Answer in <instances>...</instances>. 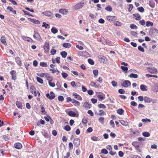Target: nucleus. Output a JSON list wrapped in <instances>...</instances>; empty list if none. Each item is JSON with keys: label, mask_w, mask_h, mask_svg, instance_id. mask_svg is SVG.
I'll list each match as a JSON object with an SVG mask.
<instances>
[{"label": "nucleus", "mask_w": 158, "mask_h": 158, "mask_svg": "<svg viewBox=\"0 0 158 158\" xmlns=\"http://www.w3.org/2000/svg\"><path fill=\"white\" fill-rule=\"evenodd\" d=\"M84 5V2H81L76 5L74 7V8L76 10L80 9Z\"/></svg>", "instance_id": "7"}, {"label": "nucleus", "mask_w": 158, "mask_h": 158, "mask_svg": "<svg viewBox=\"0 0 158 158\" xmlns=\"http://www.w3.org/2000/svg\"><path fill=\"white\" fill-rule=\"evenodd\" d=\"M142 135L143 136L146 137H148L150 135L149 132H143Z\"/></svg>", "instance_id": "48"}, {"label": "nucleus", "mask_w": 158, "mask_h": 158, "mask_svg": "<svg viewBox=\"0 0 158 158\" xmlns=\"http://www.w3.org/2000/svg\"><path fill=\"white\" fill-rule=\"evenodd\" d=\"M121 69L122 70L124 71L125 73L127 72L128 68L127 67H125L124 66H122L121 67Z\"/></svg>", "instance_id": "41"}, {"label": "nucleus", "mask_w": 158, "mask_h": 158, "mask_svg": "<svg viewBox=\"0 0 158 158\" xmlns=\"http://www.w3.org/2000/svg\"><path fill=\"white\" fill-rule=\"evenodd\" d=\"M1 41L2 44L6 45L5 37L4 36H3L1 37Z\"/></svg>", "instance_id": "33"}, {"label": "nucleus", "mask_w": 158, "mask_h": 158, "mask_svg": "<svg viewBox=\"0 0 158 158\" xmlns=\"http://www.w3.org/2000/svg\"><path fill=\"white\" fill-rule=\"evenodd\" d=\"M97 97L100 101L103 100L105 98V95L104 94L99 93L97 94Z\"/></svg>", "instance_id": "9"}, {"label": "nucleus", "mask_w": 158, "mask_h": 158, "mask_svg": "<svg viewBox=\"0 0 158 158\" xmlns=\"http://www.w3.org/2000/svg\"><path fill=\"white\" fill-rule=\"evenodd\" d=\"M147 86L143 85H142L140 86V89L143 91H147Z\"/></svg>", "instance_id": "24"}, {"label": "nucleus", "mask_w": 158, "mask_h": 158, "mask_svg": "<svg viewBox=\"0 0 158 158\" xmlns=\"http://www.w3.org/2000/svg\"><path fill=\"white\" fill-rule=\"evenodd\" d=\"M124 112V110L122 109H119L117 110V113L120 115H122Z\"/></svg>", "instance_id": "40"}, {"label": "nucleus", "mask_w": 158, "mask_h": 158, "mask_svg": "<svg viewBox=\"0 0 158 158\" xmlns=\"http://www.w3.org/2000/svg\"><path fill=\"white\" fill-rule=\"evenodd\" d=\"M72 102L75 106H79L80 105V102L74 99L72 100Z\"/></svg>", "instance_id": "23"}, {"label": "nucleus", "mask_w": 158, "mask_h": 158, "mask_svg": "<svg viewBox=\"0 0 158 158\" xmlns=\"http://www.w3.org/2000/svg\"><path fill=\"white\" fill-rule=\"evenodd\" d=\"M46 96L50 100H52L54 99L55 97V94L52 91L50 92V94L49 93L47 94Z\"/></svg>", "instance_id": "4"}, {"label": "nucleus", "mask_w": 158, "mask_h": 158, "mask_svg": "<svg viewBox=\"0 0 158 158\" xmlns=\"http://www.w3.org/2000/svg\"><path fill=\"white\" fill-rule=\"evenodd\" d=\"M121 123L123 125L127 126L128 125V123L127 122H125L123 120H121L120 121Z\"/></svg>", "instance_id": "57"}, {"label": "nucleus", "mask_w": 158, "mask_h": 158, "mask_svg": "<svg viewBox=\"0 0 158 158\" xmlns=\"http://www.w3.org/2000/svg\"><path fill=\"white\" fill-rule=\"evenodd\" d=\"M93 73L94 75V77H96L98 74V71L97 70L95 69L93 71Z\"/></svg>", "instance_id": "51"}, {"label": "nucleus", "mask_w": 158, "mask_h": 158, "mask_svg": "<svg viewBox=\"0 0 158 158\" xmlns=\"http://www.w3.org/2000/svg\"><path fill=\"white\" fill-rule=\"evenodd\" d=\"M34 87H31V89H32V90L31 91V92L33 94H34V95L35 97H36L37 96V93L36 91L35 90H34Z\"/></svg>", "instance_id": "43"}, {"label": "nucleus", "mask_w": 158, "mask_h": 158, "mask_svg": "<svg viewBox=\"0 0 158 158\" xmlns=\"http://www.w3.org/2000/svg\"><path fill=\"white\" fill-rule=\"evenodd\" d=\"M105 9L109 11H111L112 10V8L110 6H109L106 7Z\"/></svg>", "instance_id": "60"}, {"label": "nucleus", "mask_w": 158, "mask_h": 158, "mask_svg": "<svg viewBox=\"0 0 158 158\" xmlns=\"http://www.w3.org/2000/svg\"><path fill=\"white\" fill-rule=\"evenodd\" d=\"M10 74L12 76V79L14 80H15L16 79V73L15 71L14 70L11 71L10 72Z\"/></svg>", "instance_id": "13"}, {"label": "nucleus", "mask_w": 158, "mask_h": 158, "mask_svg": "<svg viewBox=\"0 0 158 158\" xmlns=\"http://www.w3.org/2000/svg\"><path fill=\"white\" fill-rule=\"evenodd\" d=\"M101 152L103 154H106L108 153V152L107 151L106 149H102L101 150Z\"/></svg>", "instance_id": "55"}, {"label": "nucleus", "mask_w": 158, "mask_h": 158, "mask_svg": "<svg viewBox=\"0 0 158 158\" xmlns=\"http://www.w3.org/2000/svg\"><path fill=\"white\" fill-rule=\"evenodd\" d=\"M63 47L66 48H69L71 47V44L69 43H65L63 44Z\"/></svg>", "instance_id": "26"}, {"label": "nucleus", "mask_w": 158, "mask_h": 158, "mask_svg": "<svg viewBox=\"0 0 158 158\" xmlns=\"http://www.w3.org/2000/svg\"><path fill=\"white\" fill-rule=\"evenodd\" d=\"M68 114L69 116L74 117H75L76 115V114L74 112L71 111H69L68 112Z\"/></svg>", "instance_id": "29"}, {"label": "nucleus", "mask_w": 158, "mask_h": 158, "mask_svg": "<svg viewBox=\"0 0 158 158\" xmlns=\"http://www.w3.org/2000/svg\"><path fill=\"white\" fill-rule=\"evenodd\" d=\"M33 37L34 39L40 41H42V40L40 34L36 31H34Z\"/></svg>", "instance_id": "2"}, {"label": "nucleus", "mask_w": 158, "mask_h": 158, "mask_svg": "<svg viewBox=\"0 0 158 158\" xmlns=\"http://www.w3.org/2000/svg\"><path fill=\"white\" fill-rule=\"evenodd\" d=\"M104 118L103 117H101L99 118L98 121L100 123L103 124L104 123Z\"/></svg>", "instance_id": "50"}, {"label": "nucleus", "mask_w": 158, "mask_h": 158, "mask_svg": "<svg viewBox=\"0 0 158 158\" xmlns=\"http://www.w3.org/2000/svg\"><path fill=\"white\" fill-rule=\"evenodd\" d=\"M81 140L80 139L77 138L75 139L73 141V144L75 146L77 147L80 145Z\"/></svg>", "instance_id": "6"}, {"label": "nucleus", "mask_w": 158, "mask_h": 158, "mask_svg": "<svg viewBox=\"0 0 158 158\" xmlns=\"http://www.w3.org/2000/svg\"><path fill=\"white\" fill-rule=\"evenodd\" d=\"M146 25L147 27H149V26L152 27L153 25V23L152 22H150L149 21H147L146 23Z\"/></svg>", "instance_id": "36"}, {"label": "nucleus", "mask_w": 158, "mask_h": 158, "mask_svg": "<svg viewBox=\"0 0 158 158\" xmlns=\"http://www.w3.org/2000/svg\"><path fill=\"white\" fill-rule=\"evenodd\" d=\"M83 107L86 109H90L91 107V105L88 102H85L83 104Z\"/></svg>", "instance_id": "10"}, {"label": "nucleus", "mask_w": 158, "mask_h": 158, "mask_svg": "<svg viewBox=\"0 0 158 158\" xmlns=\"http://www.w3.org/2000/svg\"><path fill=\"white\" fill-rule=\"evenodd\" d=\"M149 4L150 6L152 8H154L155 7V4L154 2H149Z\"/></svg>", "instance_id": "54"}, {"label": "nucleus", "mask_w": 158, "mask_h": 158, "mask_svg": "<svg viewBox=\"0 0 158 158\" xmlns=\"http://www.w3.org/2000/svg\"><path fill=\"white\" fill-rule=\"evenodd\" d=\"M45 77L49 81H52V77H50L49 74L48 73H46Z\"/></svg>", "instance_id": "32"}, {"label": "nucleus", "mask_w": 158, "mask_h": 158, "mask_svg": "<svg viewBox=\"0 0 158 158\" xmlns=\"http://www.w3.org/2000/svg\"><path fill=\"white\" fill-rule=\"evenodd\" d=\"M60 54L61 55V56H62V57L64 58H65L67 55V53L65 51L61 52H60Z\"/></svg>", "instance_id": "34"}, {"label": "nucleus", "mask_w": 158, "mask_h": 158, "mask_svg": "<svg viewBox=\"0 0 158 158\" xmlns=\"http://www.w3.org/2000/svg\"><path fill=\"white\" fill-rule=\"evenodd\" d=\"M59 12L63 15H66L68 13V11L67 10L65 9H60L59 10Z\"/></svg>", "instance_id": "22"}, {"label": "nucleus", "mask_w": 158, "mask_h": 158, "mask_svg": "<svg viewBox=\"0 0 158 158\" xmlns=\"http://www.w3.org/2000/svg\"><path fill=\"white\" fill-rule=\"evenodd\" d=\"M61 75L62 77L64 78H66L68 76V74L67 73L64 72L62 73H61Z\"/></svg>", "instance_id": "59"}, {"label": "nucleus", "mask_w": 158, "mask_h": 158, "mask_svg": "<svg viewBox=\"0 0 158 158\" xmlns=\"http://www.w3.org/2000/svg\"><path fill=\"white\" fill-rule=\"evenodd\" d=\"M114 25L118 26H121L122 25V24L121 22L115 20L114 22Z\"/></svg>", "instance_id": "37"}, {"label": "nucleus", "mask_w": 158, "mask_h": 158, "mask_svg": "<svg viewBox=\"0 0 158 158\" xmlns=\"http://www.w3.org/2000/svg\"><path fill=\"white\" fill-rule=\"evenodd\" d=\"M42 14L49 17H52L53 16L52 13L51 12L48 11H46L43 12Z\"/></svg>", "instance_id": "11"}, {"label": "nucleus", "mask_w": 158, "mask_h": 158, "mask_svg": "<svg viewBox=\"0 0 158 158\" xmlns=\"http://www.w3.org/2000/svg\"><path fill=\"white\" fill-rule=\"evenodd\" d=\"M52 81H48V84L51 87H54L55 86V84L54 83H52L51 82Z\"/></svg>", "instance_id": "56"}, {"label": "nucleus", "mask_w": 158, "mask_h": 158, "mask_svg": "<svg viewBox=\"0 0 158 158\" xmlns=\"http://www.w3.org/2000/svg\"><path fill=\"white\" fill-rule=\"evenodd\" d=\"M129 6L128 10L129 12H130L133 8V5L131 4H130L129 5Z\"/></svg>", "instance_id": "63"}, {"label": "nucleus", "mask_w": 158, "mask_h": 158, "mask_svg": "<svg viewBox=\"0 0 158 158\" xmlns=\"http://www.w3.org/2000/svg\"><path fill=\"white\" fill-rule=\"evenodd\" d=\"M139 23L141 25H144L145 23V21L143 19L140 20L139 22Z\"/></svg>", "instance_id": "64"}, {"label": "nucleus", "mask_w": 158, "mask_h": 158, "mask_svg": "<svg viewBox=\"0 0 158 158\" xmlns=\"http://www.w3.org/2000/svg\"><path fill=\"white\" fill-rule=\"evenodd\" d=\"M23 39L28 42H30L32 40L29 37L23 36Z\"/></svg>", "instance_id": "31"}, {"label": "nucleus", "mask_w": 158, "mask_h": 158, "mask_svg": "<svg viewBox=\"0 0 158 158\" xmlns=\"http://www.w3.org/2000/svg\"><path fill=\"white\" fill-rule=\"evenodd\" d=\"M58 99L60 101L62 102L64 100V98L63 96L60 95L58 96Z\"/></svg>", "instance_id": "62"}, {"label": "nucleus", "mask_w": 158, "mask_h": 158, "mask_svg": "<svg viewBox=\"0 0 158 158\" xmlns=\"http://www.w3.org/2000/svg\"><path fill=\"white\" fill-rule=\"evenodd\" d=\"M129 76L131 78H137L138 77V75L137 74L133 73H131L129 75Z\"/></svg>", "instance_id": "30"}, {"label": "nucleus", "mask_w": 158, "mask_h": 158, "mask_svg": "<svg viewBox=\"0 0 158 158\" xmlns=\"http://www.w3.org/2000/svg\"><path fill=\"white\" fill-rule=\"evenodd\" d=\"M134 18L136 20H139L141 19V16L138 13L134 14H133Z\"/></svg>", "instance_id": "16"}, {"label": "nucleus", "mask_w": 158, "mask_h": 158, "mask_svg": "<svg viewBox=\"0 0 158 158\" xmlns=\"http://www.w3.org/2000/svg\"><path fill=\"white\" fill-rule=\"evenodd\" d=\"M51 31L52 32L56 34L58 32V30L56 29L55 27H52L51 29Z\"/></svg>", "instance_id": "39"}, {"label": "nucleus", "mask_w": 158, "mask_h": 158, "mask_svg": "<svg viewBox=\"0 0 158 158\" xmlns=\"http://www.w3.org/2000/svg\"><path fill=\"white\" fill-rule=\"evenodd\" d=\"M149 33L152 36H154L158 34V30L155 28H152L150 30Z\"/></svg>", "instance_id": "1"}, {"label": "nucleus", "mask_w": 158, "mask_h": 158, "mask_svg": "<svg viewBox=\"0 0 158 158\" xmlns=\"http://www.w3.org/2000/svg\"><path fill=\"white\" fill-rule=\"evenodd\" d=\"M138 49L140 51L143 52H144V50L143 47H142L141 46H139L138 47Z\"/></svg>", "instance_id": "61"}, {"label": "nucleus", "mask_w": 158, "mask_h": 158, "mask_svg": "<svg viewBox=\"0 0 158 158\" xmlns=\"http://www.w3.org/2000/svg\"><path fill=\"white\" fill-rule=\"evenodd\" d=\"M30 21L33 23L38 24L40 23V22L39 21L37 20L34 19H30Z\"/></svg>", "instance_id": "27"}, {"label": "nucleus", "mask_w": 158, "mask_h": 158, "mask_svg": "<svg viewBox=\"0 0 158 158\" xmlns=\"http://www.w3.org/2000/svg\"><path fill=\"white\" fill-rule=\"evenodd\" d=\"M137 10L140 12L143 13L144 12V9L143 7L137 8Z\"/></svg>", "instance_id": "53"}, {"label": "nucleus", "mask_w": 158, "mask_h": 158, "mask_svg": "<svg viewBox=\"0 0 158 158\" xmlns=\"http://www.w3.org/2000/svg\"><path fill=\"white\" fill-rule=\"evenodd\" d=\"M73 95L75 98L77 99V100L80 101H81L82 100V97L79 94H77L76 93H73Z\"/></svg>", "instance_id": "14"}, {"label": "nucleus", "mask_w": 158, "mask_h": 158, "mask_svg": "<svg viewBox=\"0 0 158 158\" xmlns=\"http://www.w3.org/2000/svg\"><path fill=\"white\" fill-rule=\"evenodd\" d=\"M56 85L57 87V88H56L57 89H58L59 90H61V85L60 82H57L56 84Z\"/></svg>", "instance_id": "47"}, {"label": "nucleus", "mask_w": 158, "mask_h": 158, "mask_svg": "<svg viewBox=\"0 0 158 158\" xmlns=\"http://www.w3.org/2000/svg\"><path fill=\"white\" fill-rule=\"evenodd\" d=\"M99 113L98 114V115L100 116H103L106 115V114L105 112L101 110H99Z\"/></svg>", "instance_id": "38"}, {"label": "nucleus", "mask_w": 158, "mask_h": 158, "mask_svg": "<svg viewBox=\"0 0 158 158\" xmlns=\"http://www.w3.org/2000/svg\"><path fill=\"white\" fill-rule=\"evenodd\" d=\"M132 145L134 146L135 148H138L139 147V143L138 142H133L132 143Z\"/></svg>", "instance_id": "19"}, {"label": "nucleus", "mask_w": 158, "mask_h": 158, "mask_svg": "<svg viewBox=\"0 0 158 158\" xmlns=\"http://www.w3.org/2000/svg\"><path fill=\"white\" fill-rule=\"evenodd\" d=\"M152 90L155 93L158 92V85L157 84L155 85L153 87Z\"/></svg>", "instance_id": "20"}, {"label": "nucleus", "mask_w": 158, "mask_h": 158, "mask_svg": "<svg viewBox=\"0 0 158 158\" xmlns=\"http://www.w3.org/2000/svg\"><path fill=\"white\" fill-rule=\"evenodd\" d=\"M91 139L94 141H99L100 139L95 136H93L91 137Z\"/></svg>", "instance_id": "44"}, {"label": "nucleus", "mask_w": 158, "mask_h": 158, "mask_svg": "<svg viewBox=\"0 0 158 158\" xmlns=\"http://www.w3.org/2000/svg\"><path fill=\"white\" fill-rule=\"evenodd\" d=\"M142 121L143 122H145V123H149L151 122V120L148 118H143L142 119Z\"/></svg>", "instance_id": "45"}, {"label": "nucleus", "mask_w": 158, "mask_h": 158, "mask_svg": "<svg viewBox=\"0 0 158 158\" xmlns=\"http://www.w3.org/2000/svg\"><path fill=\"white\" fill-rule=\"evenodd\" d=\"M38 82L40 84H43V80L40 77H37L36 78Z\"/></svg>", "instance_id": "46"}, {"label": "nucleus", "mask_w": 158, "mask_h": 158, "mask_svg": "<svg viewBox=\"0 0 158 158\" xmlns=\"http://www.w3.org/2000/svg\"><path fill=\"white\" fill-rule=\"evenodd\" d=\"M7 9L12 12V13L14 14H16V10H13V8L10 6H8L7 7Z\"/></svg>", "instance_id": "25"}, {"label": "nucleus", "mask_w": 158, "mask_h": 158, "mask_svg": "<svg viewBox=\"0 0 158 158\" xmlns=\"http://www.w3.org/2000/svg\"><path fill=\"white\" fill-rule=\"evenodd\" d=\"M71 128L69 125L66 126L64 128V129L67 131H70L71 130Z\"/></svg>", "instance_id": "52"}, {"label": "nucleus", "mask_w": 158, "mask_h": 158, "mask_svg": "<svg viewBox=\"0 0 158 158\" xmlns=\"http://www.w3.org/2000/svg\"><path fill=\"white\" fill-rule=\"evenodd\" d=\"M131 85V82L128 80H124L122 84V86L124 87H127Z\"/></svg>", "instance_id": "5"}, {"label": "nucleus", "mask_w": 158, "mask_h": 158, "mask_svg": "<svg viewBox=\"0 0 158 158\" xmlns=\"http://www.w3.org/2000/svg\"><path fill=\"white\" fill-rule=\"evenodd\" d=\"M106 17L108 21L110 22H113V23L117 19L116 17L114 16L108 15Z\"/></svg>", "instance_id": "3"}, {"label": "nucleus", "mask_w": 158, "mask_h": 158, "mask_svg": "<svg viewBox=\"0 0 158 158\" xmlns=\"http://www.w3.org/2000/svg\"><path fill=\"white\" fill-rule=\"evenodd\" d=\"M44 49L45 51L47 52H48L49 50V43L48 42H45L44 45Z\"/></svg>", "instance_id": "12"}, {"label": "nucleus", "mask_w": 158, "mask_h": 158, "mask_svg": "<svg viewBox=\"0 0 158 158\" xmlns=\"http://www.w3.org/2000/svg\"><path fill=\"white\" fill-rule=\"evenodd\" d=\"M148 71L152 73H156L157 72V69L153 67H150L147 68Z\"/></svg>", "instance_id": "8"}, {"label": "nucleus", "mask_w": 158, "mask_h": 158, "mask_svg": "<svg viewBox=\"0 0 158 158\" xmlns=\"http://www.w3.org/2000/svg\"><path fill=\"white\" fill-rule=\"evenodd\" d=\"M16 105L18 108L21 109H22L23 105L21 102L19 101H17L16 102Z\"/></svg>", "instance_id": "17"}, {"label": "nucleus", "mask_w": 158, "mask_h": 158, "mask_svg": "<svg viewBox=\"0 0 158 158\" xmlns=\"http://www.w3.org/2000/svg\"><path fill=\"white\" fill-rule=\"evenodd\" d=\"M98 107L100 108H102L103 109H105L106 108V106L104 104H99L98 105Z\"/></svg>", "instance_id": "35"}, {"label": "nucleus", "mask_w": 158, "mask_h": 158, "mask_svg": "<svg viewBox=\"0 0 158 158\" xmlns=\"http://www.w3.org/2000/svg\"><path fill=\"white\" fill-rule=\"evenodd\" d=\"M40 65L44 67H46L48 66V65L47 63L44 62H41L40 63Z\"/></svg>", "instance_id": "49"}, {"label": "nucleus", "mask_w": 158, "mask_h": 158, "mask_svg": "<svg viewBox=\"0 0 158 158\" xmlns=\"http://www.w3.org/2000/svg\"><path fill=\"white\" fill-rule=\"evenodd\" d=\"M130 27L132 29H138V27L134 24H131Z\"/></svg>", "instance_id": "42"}, {"label": "nucleus", "mask_w": 158, "mask_h": 158, "mask_svg": "<svg viewBox=\"0 0 158 158\" xmlns=\"http://www.w3.org/2000/svg\"><path fill=\"white\" fill-rule=\"evenodd\" d=\"M15 147L18 149H20L22 147V145L21 143H15L14 145Z\"/></svg>", "instance_id": "21"}, {"label": "nucleus", "mask_w": 158, "mask_h": 158, "mask_svg": "<svg viewBox=\"0 0 158 158\" xmlns=\"http://www.w3.org/2000/svg\"><path fill=\"white\" fill-rule=\"evenodd\" d=\"M88 61L89 63L91 65H93L94 64V61L93 60L91 59H88Z\"/></svg>", "instance_id": "58"}, {"label": "nucleus", "mask_w": 158, "mask_h": 158, "mask_svg": "<svg viewBox=\"0 0 158 158\" xmlns=\"http://www.w3.org/2000/svg\"><path fill=\"white\" fill-rule=\"evenodd\" d=\"M144 101L146 103H150L152 101V99L149 98L145 96L144 97Z\"/></svg>", "instance_id": "18"}, {"label": "nucleus", "mask_w": 158, "mask_h": 158, "mask_svg": "<svg viewBox=\"0 0 158 158\" xmlns=\"http://www.w3.org/2000/svg\"><path fill=\"white\" fill-rule=\"evenodd\" d=\"M15 60L16 63L19 65L21 66L22 64V61L20 58L16 57L15 58Z\"/></svg>", "instance_id": "15"}, {"label": "nucleus", "mask_w": 158, "mask_h": 158, "mask_svg": "<svg viewBox=\"0 0 158 158\" xmlns=\"http://www.w3.org/2000/svg\"><path fill=\"white\" fill-rule=\"evenodd\" d=\"M90 85L91 86L94 87L96 88H98L99 87L98 85H97L95 82L93 81L91 82Z\"/></svg>", "instance_id": "28"}]
</instances>
